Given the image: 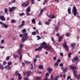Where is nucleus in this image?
I'll return each instance as SVG.
<instances>
[{"label": "nucleus", "instance_id": "c9c22d12", "mask_svg": "<svg viewBox=\"0 0 80 80\" xmlns=\"http://www.w3.org/2000/svg\"><path fill=\"white\" fill-rule=\"evenodd\" d=\"M36 35V32H32V35Z\"/></svg>", "mask_w": 80, "mask_h": 80}, {"label": "nucleus", "instance_id": "69168bd1", "mask_svg": "<svg viewBox=\"0 0 80 80\" xmlns=\"http://www.w3.org/2000/svg\"><path fill=\"white\" fill-rule=\"evenodd\" d=\"M55 30L56 31H58V27H56L55 28Z\"/></svg>", "mask_w": 80, "mask_h": 80}, {"label": "nucleus", "instance_id": "a18cd8bd", "mask_svg": "<svg viewBox=\"0 0 80 80\" xmlns=\"http://www.w3.org/2000/svg\"><path fill=\"white\" fill-rule=\"evenodd\" d=\"M45 24L46 25H49L50 24V22H45Z\"/></svg>", "mask_w": 80, "mask_h": 80}, {"label": "nucleus", "instance_id": "7c9ffc66", "mask_svg": "<svg viewBox=\"0 0 80 80\" xmlns=\"http://www.w3.org/2000/svg\"><path fill=\"white\" fill-rule=\"evenodd\" d=\"M26 31H27V30H26V29H24L23 30H22L21 32L22 33H25V32H26Z\"/></svg>", "mask_w": 80, "mask_h": 80}, {"label": "nucleus", "instance_id": "6e6d98bb", "mask_svg": "<svg viewBox=\"0 0 80 80\" xmlns=\"http://www.w3.org/2000/svg\"><path fill=\"white\" fill-rule=\"evenodd\" d=\"M72 55V53L70 52L69 54H68V56L69 57H70V56Z\"/></svg>", "mask_w": 80, "mask_h": 80}, {"label": "nucleus", "instance_id": "5701e85b", "mask_svg": "<svg viewBox=\"0 0 80 80\" xmlns=\"http://www.w3.org/2000/svg\"><path fill=\"white\" fill-rule=\"evenodd\" d=\"M71 8L70 7H69L68 8V13H69V14H70L71 13Z\"/></svg>", "mask_w": 80, "mask_h": 80}, {"label": "nucleus", "instance_id": "bb28decb", "mask_svg": "<svg viewBox=\"0 0 80 80\" xmlns=\"http://www.w3.org/2000/svg\"><path fill=\"white\" fill-rule=\"evenodd\" d=\"M32 23H33V24H35L36 22H35V18H33L32 20Z\"/></svg>", "mask_w": 80, "mask_h": 80}, {"label": "nucleus", "instance_id": "473e14b6", "mask_svg": "<svg viewBox=\"0 0 80 80\" xmlns=\"http://www.w3.org/2000/svg\"><path fill=\"white\" fill-rule=\"evenodd\" d=\"M58 78H60V76H57L56 77L54 78L55 80H58Z\"/></svg>", "mask_w": 80, "mask_h": 80}, {"label": "nucleus", "instance_id": "c756f323", "mask_svg": "<svg viewBox=\"0 0 80 80\" xmlns=\"http://www.w3.org/2000/svg\"><path fill=\"white\" fill-rule=\"evenodd\" d=\"M8 65L9 66H10L12 64V62H8Z\"/></svg>", "mask_w": 80, "mask_h": 80}, {"label": "nucleus", "instance_id": "f8f14e48", "mask_svg": "<svg viewBox=\"0 0 80 80\" xmlns=\"http://www.w3.org/2000/svg\"><path fill=\"white\" fill-rule=\"evenodd\" d=\"M0 19L2 20V21H5V18L4 16L1 15L0 16Z\"/></svg>", "mask_w": 80, "mask_h": 80}, {"label": "nucleus", "instance_id": "6ab92c4d", "mask_svg": "<svg viewBox=\"0 0 80 80\" xmlns=\"http://www.w3.org/2000/svg\"><path fill=\"white\" fill-rule=\"evenodd\" d=\"M47 70L48 72L49 73H51V72L53 71V69H52L51 68H48L47 69Z\"/></svg>", "mask_w": 80, "mask_h": 80}, {"label": "nucleus", "instance_id": "393cba45", "mask_svg": "<svg viewBox=\"0 0 80 80\" xmlns=\"http://www.w3.org/2000/svg\"><path fill=\"white\" fill-rule=\"evenodd\" d=\"M19 46H20L19 48L20 49H22L24 47L23 45L22 44H20Z\"/></svg>", "mask_w": 80, "mask_h": 80}, {"label": "nucleus", "instance_id": "3c124183", "mask_svg": "<svg viewBox=\"0 0 80 80\" xmlns=\"http://www.w3.org/2000/svg\"><path fill=\"white\" fill-rule=\"evenodd\" d=\"M51 80H54V79H53V75H51Z\"/></svg>", "mask_w": 80, "mask_h": 80}, {"label": "nucleus", "instance_id": "f03ea898", "mask_svg": "<svg viewBox=\"0 0 80 80\" xmlns=\"http://www.w3.org/2000/svg\"><path fill=\"white\" fill-rule=\"evenodd\" d=\"M69 68L71 69V70H73V74H77V70H76L77 69V68L74 66H73L72 65H70L69 66ZM75 70V71H74Z\"/></svg>", "mask_w": 80, "mask_h": 80}, {"label": "nucleus", "instance_id": "f257e3e1", "mask_svg": "<svg viewBox=\"0 0 80 80\" xmlns=\"http://www.w3.org/2000/svg\"><path fill=\"white\" fill-rule=\"evenodd\" d=\"M19 37L22 38V42L24 43L25 41L28 40L29 38V36H28V33H26L23 34H21L19 35Z\"/></svg>", "mask_w": 80, "mask_h": 80}, {"label": "nucleus", "instance_id": "c03bdc74", "mask_svg": "<svg viewBox=\"0 0 80 80\" xmlns=\"http://www.w3.org/2000/svg\"><path fill=\"white\" fill-rule=\"evenodd\" d=\"M63 66V63H61L59 65V67H62Z\"/></svg>", "mask_w": 80, "mask_h": 80}, {"label": "nucleus", "instance_id": "aec40b11", "mask_svg": "<svg viewBox=\"0 0 80 80\" xmlns=\"http://www.w3.org/2000/svg\"><path fill=\"white\" fill-rule=\"evenodd\" d=\"M5 68L6 70H10V69H11V67H10L9 65H7L6 66H5Z\"/></svg>", "mask_w": 80, "mask_h": 80}, {"label": "nucleus", "instance_id": "864d4df0", "mask_svg": "<svg viewBox=\"0 0 80 80\" xmlns=\"http://www.w3.org/2000/svg\"><path fill=\"white\" fill-rule=\"evenodd\" d=\"M74 75V78H76L77 77V74H73Z\"/></svg>", "mask_w": 80, "mask_h": 80}, {"label": "nucleus", "instance_id": "20e7f679", "mask_svg": "<svg viewBox=\"0 0 80 80\" xmlns=\"http://www.w3.org/2000/svg\"><path fill=\"white\" fill-rule=\"evenodd\" d=\"M29 3H30L29 2L26 1L22 4L21 7H22V6H23V7L24 8H26L27 7H28V5H29Z\"/></svg>", "mask_w": 80, "mask_h": 80}, {"label": "nucleus", "instance_id": "58836bf2", "mask_svg": "<svg viewBox=\"0 0 80 80\" xmlns=\"http://www.w3.org/2000/svg\"><path fill=\"white\" fill-rule=\"evenodd\" d=\"M43 10L42 9H41L40 14H39V16H40V15H42V13H43Z\"/></svg>", "mask_w": 80, "mask_h": 80}, {"label": "nucleus", "instance_id": "603ef678", "mask_svg": "<svg viewBox=\"0 0 80 80\" xmlns=\"http://www.w3.org/2000/svg\"><path fill=\"white\" fill-rule=\"evenodd\" d=\"M60 62H61V60L60 59H58L57 60V62H58V63H60Z\"/></svg>", "mask_w": 80, "mask_h": 80}, {"label": "nucleus", "instance_id": "a878e982", "mask_svg": "<svg viewBox=\"0 0 80 80\" xmlns=\"http://www.w3.org/2000/svg\"><path fill=\"white\" fill-rule=\"evenodd\" d=\"M46 78H45L46 79H47L48 80V77H49V75L48 74V73H47L46 74Z\"/></svg>", "mask_w": 80, "mask_h": 80}, {"label": "nucleus", "instance_id": "9b49d317", "mask_svg": "<svg viewBox=\"0 0 80 80\" xmlns=\"http://www.w3.org/2000/svg\"><path fill=\"white\" fill-rule=\"evenodd\" d=\"M31 11V7L30 6H28L27 8L26 11V12L29 13Z\"/></svg>", "mask_w": 80, "mask_h": 80}, {"label": "nucleus", "instance_id": "de8ad7c7", "mask_svg": "<svg viewBox=\"0 0 80 80\" xmlns=\"http://www.w3.org/2000/svg\"><path fill=\"white\" fill-rule=\"evenodd\" d=\"M35 0H31V3L32 4H34L35 2H34Z\"/></svg>", "mask_w": 80, "mask_h": 80}, {"label": "nucleus", "instance_id": "79ce46f5", "mask_svg": "<svg viewBox=\"0 0 80 80\" xmlns=\"http://www.w3.org/2000/svg\"><path fill=\"white\" fill-rule=\"evenodd\" d=\"M22 55L21 54L19 60L20 61H22Z\"/></svg>", "mask_w": 80, "mask_h": 80}, {"label": "nucleus", "instance_id": "052dcab7", "mask_svg": "<svg viewBox=\"0 0 80 80\" xmlns=\"http://www.w3.org/2000/svg\"><path fill=\"white\" fill-rule=\"evenodd\" d=\"M0 24H1V25H2V26H3L4 24V23H3L1 21V22H0Z\"/></svg>", "mask_w": 80, "mask_h": 80}, {"label": "nucleus", "instance_id": "412c9836", "mask_svg": "<svg viewBox=\"0 0 80 80\" xmlns=\"http://www.w3.org/2000/svg\"><path fill=\"white\" fill-rule=\"evenodd\" d=\"M22 49H20V48H19V49L18 50V53H19L20 55L22 54Z\"/></svg>", "mask_w": 80, "mask_h": 80}, {"label": "nucleus", "instance_id": "c85d7f7f", "mask_svg": "<svg viewBox=\"0 0 80 80\" xmlns=\"http://www.w3.org/2000/svg\"><path fill=\"white\" fill-rule=\"evenodd\" d=\"M0 68L1 69V70H3L4 68H3V66H2V65L0 63Z\"/></svg>", "mask_w": 80, "mask_h": 80}, {"label": "nucleus", "instance_id": "8fccbe9b", "mask_svg": "<svg viewBox=\"0 0 80 80\" xmlns=\"http://www.w3.org/2000/svg\"><path fill=\"white\" fill-rule=\"evenodd\" d=\"M9 59H10V56H8L6 58V60H9Z\"/></svg>", "mask_w": 80, "mask_h": 80}, {"label": "nucleus", "instance_id": "a19ab883", "mask_svg": "<svg viewBox=\"0 0 80 80\" xmlns=\"http://www.w3.org/2000/svg\"><path fill=\"white\" fill-rule=\"evenodd\" d=\"M37 59H35V58H33V61L35 63H36V62H37Z\"/></svg>", "mask_w": 80, "mask_h": 80}, {"label": "nucleus", "instance_id": "e2e57ef3", "mask_svg": "<svg viewBox=\"0 0 80 80\" xmlns=\"http://www.w3.org/2000/svg\"><path fill=\"white\" fill-rule=\"evenodd\" d=\"M38 25H42V22L41 21H39L38 23Z\"/></svg>", "mask_w": 80, "mask_h": 80}, {"label": "nucleus", "instance_id": "7ed1b4c3", "mask_svg": "<svg viewBox=\"0 0 80 80\" xmlns=\"http://www.w3.org/2000/svg\"><path fill=\"white\" fill-rule=\"evenodd\" d=\"M73 13L74 16H76V15H77V14L78 13L77 10V8H76L75 6H74L72 10V13Z\"/></svg>", "mask_w": 80, "mask_h": 80}, {"label": "nucleus", "instance_id": "ddd939ff", "mask_svg": "<svg viewBox=\"0 0 80 80\" xmlns=\"http://www.w3.org/2000/svg\"><path fill=\"white\" fill-rule=\"evenodd\" d=\"M61 69L63 72H65L67 71V68H65L64 67H63Z\"/></svg>", "mask_w": 80, "mask_h": 80}, {"label": "nucleus", "instance_id": "37998d69", "mask_svg": "<svg viewBox=\"0 0 80 80\" xmlns=\"http://www.w3.org/2000/svg\"><path fill=\"white\" fill-rule=\"evenodd\" d=\"M58 62H56L55 63L54 66H57V67H58Z\"/></svg>", "mask_w": 80, "mask_h": 80}, {"label": "nucleus", "instance_id": "b1692460", "mask_svg": "<svg viewBox=\"0 0 80 80\" xmlns=\"http://www.w3.org/2000/svg\"><path fill=\"white\" fill-rule=\"evenodd\" d=\"M38 68L41 70H43V66L42 65H40L38 67Z\"/></svg>", "mask_w": 80, "mask_h": 80}, {"label": "nucleus", "instance_id": "4c0bfd02", "mask_svg": "<svg viewBox=\"0 0 80 80\" xmlns=\"http://www.w3.org/2000/svg\"><path fill=\"white\" fill-rule=\"evenodd\" d=\"M66 35L67 37H68L69 36H70V34L69 32H68L66 34Z\"/></svg>", "mask_w": 80, "mask_h": 80}, {"label": "nucleus", "instance_id": "4be33fe9", "mask_svg": "<svg viewBox=\"0 0 80 80\" xmlns=\"http://www.w3.org/2000/svg\"><path fill=\"white\" fill-rule=\"evenodd\" d=\"M76 45V44L75 43H73L71 44V47H72V49H74L75 48V47L74 46Z\"/></svg>", "mask_w": 80, "mask_h": 80}, {"label": "nucleus", "instance_id": "2eb2a0df", "mask_svg": "<svg viewBox=\"0 0 80 80\" xmlns=\"http://www.w3.org/2000/svg\"><path fill=\"white\" fill-rule=\"evenodd\" d=\"M48 17H49V18H55V16L54 15H48Z\"/></svg>", "mask_w": 80, "mask_h": 80}, {"label": "nucleus", "instance_id": "13d9d810", "mask_svg": "<svg viewBox=\"0 0 80 80\" xmlns=\"http://www.w3.org/2000/svg\"><path fill=\"white\" fill-rule=\"evenodd\" d=\"M53 59L54 60H57V57H53Z\"/></svg>", "mask_w": 80, "mask_h": 80}, {"label": "nucleus", "instance_id": "dca6fc26", "mask_svg": "<svg viewBox=\"0 0 80 80\" xmlns=\"http://www.w3.org/2000/svg\"><path fill=\"white\" fill-rule=\"evenodd\" d=\"M9 26V25H8V24L7 25L6 23H4V24L2 26V28H3V27L4 28H8V27Z\"/></svg>", "mask_w": 80, "mask_h": 80}, {"label": "nucleus", "instance_id": "6e6552de", "mask_svg": "<svg viewBox=\"0 0 80 80\" xmlns=\"http://www.w3.org/2000/svg\"><path fill=\"white\" fill-rule=\"evenodd\" d=\"M41 46L42 48H45L46 47L47 45V43L45 42H43L42 43H41Z\"/></svg>", "mask_w": 80, "mask_h": 80}, {"label": "nucleus", "instance_id": "423d86ee", "mask_svg": "<svg viewBox=\"0 0 80 80\" xmlns=\"http://www.w3.org/2000/svg\"><path fill=\"white\" fill-rule=\"evenodd\" d=\"M65 44H63V47L64 48H66L67 51L68 52V47L67 45V42L66 41H64Z\"/></svg>", "mask_w": 80, "mask_h": 80}, {"label": "nucleus", "instance_id": "09e8293b", "mask_svg": "<svg viewBox=\"0 0 80 80\" xmlns=\"http://www.w3.org/2000/svg\"><path fill=\"white\" fill-rule=\"evenodd\" d=\"M36 80H40V77H37L36 78Z\"/></svg>", "mask_w": 80, "mask_h": 80}, {"label": "nucleus", "instance_id": "5fc2aeb1", "mask_svg": "<svg viewBox=\"0 0 80 80\" xmlns=\"http://www.w3.org/2000/svg\"><path fill=\"white\" fill-rule=\"evenodd\" d=\"M5 42V41H4V40L2 39L1 41V43H3Z\"/></svg>", "mask_w": 80, "mask_h": 80}, {"label": "nucleus", "instance_id": "72a5a7b5", "mask_svg": "<svg viewBox=\"0 0 80 80\" xmlns=\"http://www.w3.org/2000/svg\"><path fill=\"white\" fill-rule=\"evenodd\" d=\"M11 22H12V23H14L16 22V21L15 19H12L11 21Z\"/></svg>", "mask_w": 80, "mask_h": 80}, {"label": "nucleus", "instance_id": "0eeeda50", "mask_svg": "<svg viewBox=\"0 0 80 80\" xmlns=\"http://www.w3.org/2000/svg\"><path fill=\"white\" fill-rule=\"evenodd\" d=\"M15 75H16V76H17V75H18V78L19 80H21L22 79V77H21V75L20 74H19V73L17 71L15 72Z\"/></svg>", "mask_w": 80, "mask_h": 80}, {"label": "nucleus", "instance_id": "4468645a", "mask_svg": "<svg viewBox=\"0 0 80 80\" xmlns=\"http://www.w3.org/2000/svg\"><path fill=\"white\" fill-rule=\"evenodd\" d=\"M42 48H43L41 46L39 47L38 48H36L35 49V51H40L42 49Z\"/></svg>", "mask_w": 80, "mask_h": 80}, {"label": "nucleus", "instance_id": "e433bc0d", "mask_svg": "<svg viewBox=\"0 0 80 80\" xmlns=\"http://www.w3.org/2000/svg\"><path fill=\"white\" fill-rule=\"evenodd\" d=\"M19 15H20V16H23V15H25V14L23 12L21 13H19Z\"/></svg>", "mask_w": 80, "mask_h": 80}, {"label": "nucleus", "instance_id": "49530a36", "mask_svg": "<svg viewBox=\"0 0 80 80\" xmlns=\"http://www.w3.org/2000/svg\"><path fill=\"white\" fill-rule=\"evenodd\" d=\"M71 78V76H68L67 78V80H69V79H70Z\"/></svg>", "mask_w": 80, "mask_h": 80}, {"label": "nucleus", "instance_id": "2f4dec72", "mask_svg": "<svg viewBox=\"0 0 80 80\" xmlns=\"http://www.w3.org/2000/svg\"><path fill=\"white\" fill-rule=\"evenodd\" d=\"M37 38H38L37 39L38 40H39L40 39H42V38H41V37H40L39 36H37Z\"/></svg>", "mask_w": 80, "mask_h": 80}, {"label": "nucleus", "instance_id": "680f3d73", "mask_svg": "<svg viewBox=\"0 0 80 80\" xmlns=\"http://www.w3.org/2000/svg\"><path fill=\"white\" fill-rule=\"evenodd\" d=\"M60 56H61L62 57H63V54L61 52L60 53Z\"/></svg>", "mask_w": 80, "mask_h": 80}, {"label": "nucleus", "instance_id": "1a4fd4ad", "mask_svg": "<svg viewBox=\"0 0 80 80\" xmlns=\"http://www.w3.org/2000/svg\"><path fill=\"white\" fill-rule=\"evenodd\" d=\"M45 49H46L48 51V50H52V46H47Z\"/></svg>", "mask_w": 80, "mask_h": 80}, {"label": "nucleus", "instance_id": "9d476101", "mask_svg": "<svg viewBox=\"0 0 80 80\" xmlns=\"http://www.w3.org/2000/svg\"><path fill=\"white\" fill-rule=\"evenodd\" d=\"M24 23H25V21H23L22 22V24L19 26V27L20 28H21L22 27H23V26L25 25V24Z\"/></svg>", "mask_w": 80, "mask_h": 80}, {"label": "nucleus", "instance_id": "774afa93", "mask_svg": "<svg viewBox=\"0 0 80 80\" xmlns=\"http://www.w3.org/2000/svg\"><path fill=\"white\" fill-rule=\"evenodd\" d=\"M6 63H7V62H4L3 63V65H6Z\"/></svg>", "mask_w": 80, "mask_h": 80}, {"label": "nucleus", "instance_id": "bf43d9fd", "mask_svg": "<svg viewBox=\"0 0 80 80\" xmlns=\"http://www.w3.org/2000/svg\"><path fill=\"white\" fill-rule=\"evenodd\" d=\"M24 80H28V77H27L25 78Z\"/></svg>", "mask_w": 80, "mask_h": 80}, {"label": "nucleus", "instance_id": "cd10ccee", "mask_svg": "<svg viewBox=\"0 0 80 80\" xmlns=\"http://www.w3.org/2000/svg\"><path fill=\"white\" fill-rule=\"evenodd\" d=\"M13 57L14 58H18V56L17 55H15V54H13Z\"/></svg>", "mask_w": 80, "mask_h": 80}, {"label": "nucleus", "instance_id": "f704fd0d", "mask_svg": "<svg viewBox=\"0 0 80 80\" xmlns=\"http://www.w3.org/2000/svg\"><path fill=\"white\" fill-rule=\"evenodd\" d=\"M74 59L75 61H78V60H79V59L78 57H76L75 58H74Z\"/></svg>", "mask_w": 80, "mask_h": 80}, {"label": "nucleus", "instance_id": "0e129e2a", "mask_svg": "<svg viewBox=\"0 0 80 80\" xmlns=\"http://www.w3.org/2000/svg\"><path fill=\"white\" fill-rule=\"evenodd\" d=\"M56 36L57 37H60V34H59V33H58L56 34Z\"/></svg>", "mask_w": 80, "mask_h": 80}, {"label": "nucleus", "instance_id": "f3484780", "mask_svg": "<svg viewBox=\"0 0 80 80\" xmlns=\"http://www.w3.org/2000/svg\"><path fill=\"white\" fill-rule=\"evenodd\" d=\"M15 2H16V0H12L11 2H10L8 3V4L9 5H12V3H15Z\"/></svg>", "mask_w": 80, "mask_h": 80}, {"label": "nucleus", "instance_id": "ea45409f", "mask_svg": "<svg viewBox=\"0 0 80 80\" xmlns=\"http://www.w3.org/2000/svg\"><path fill=\"white\" fill-rule=\"evenodd\" d=\"M4 13H7L8 12V9H7V8H6L4 9Z\"/></svg>", "mask_w": 80, "mask_h": 80}, {"label": "nucleus", "instance_id": "a211bd4d", "mask_svg": "<svg viewBox=\"0 0 80 80\" xmlns=\"http://www.w3.org/2000/svg\"><path fill=\"white\" fill-rule=\"evenodd\" d=\"M32 72L30 71H28L26 73V75L27 77H29L30 75V74H31Z\"/></svg>", "mask_w": 80, "mask_h": 80}, {"label": "nucleus", "instance_id": "338daca9", "mask_svg": "<svg viewBox=\"0 0 80 80\" xmlns=\"http://www.w3.org/2000/svg\"><path fill=\"white\" fill-rule=\"evenodd\" d=\"M76 78H77L78 79H80V77L79 76H77V77H76Z\"/></svg>", "mask_w": 80, "mask_h": 80}, {"label": "nucleus", "instance_id": "4d7b16f0", "mask_svg": "<svg viewBox=\"0 0 80 80\" xmlns=\"http://www.w3.org/2000/svg\"><path fill=\"white\" fill-rule=\"evenodd\" d=\"M26 15L27 16H29V15H30V13H29V12H27L26 13Z\"/></svg>", "mask_w": 80, "mask_h": 80}, {"label": "nucleus", "instance_id": "39448f33", "mask_svg": "<svg viewBox=\"0 0 80 80\" xmlns=\"http://www.w3.org/2000/svg\"><path fill=\"white\" fill-rule=\"evenodd\" d=\"M9 12H10V13H12L14 10L16 9V7H13L12 8H9Z\"/></svg>", "mask_w": 80, "mask_h": 80}]
</instances>
